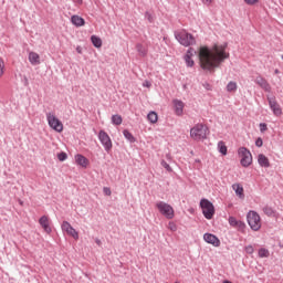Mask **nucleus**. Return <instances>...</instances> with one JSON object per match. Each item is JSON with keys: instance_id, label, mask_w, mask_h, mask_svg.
Masks as SVG:
<instances>
[{"instance_id": "2f4dec72", "label": "nucleus", "mask_w": 283, "mask_h": 283, "mask_svg": "<svg viewBox=\"0 0 283 283\" xmlns=\"http://www.w3.org/2000/svg\"><path fill=\"white\" fill-rule=\"evenodd\" d=\"M57 159L60 160V163H64V160H67V154L66 153L57 154Z\"/></svg>"}, {"instance_id": "f3484780", "label": "nucleus", "mask_w": 283, "mask_h": 283, "mask_svg": "<svg viewBox=\"0 0 283 283\" xmlns=\"http://www.w3.org/2000/svg\"><path fill=\"white\" fill-rule=\"evenodd\" d=\"M232 189L238 198L244 200V187L241 184H233Z\"/></svg>"}, {"instance_id": "1a4fd4ad", "label": "nucleus", "mask_w": 283, "mask_h": 283, "mask_svg": "<svg viewBox=\"0 0 283 283\" xmlns=\"http://www.w3.org/2000/svg\"><path fill=\"white\" fill-rule=\"evenodd\" d=\"M98 139H99V143H102L105 151L111 153L113 144H112V138L109 137V135L105 130H99Z\"/></svg>"}, {"instance_id": "20e7f679", "label": "nucleus", "mask_w": 283, "mask_h": 283, "mask_svg": "<svg viewBox=\"0 0 283 283\" xmlns=\"http://www.w3.org/2000/svg\"><path fill=\"white\" fill-rule=\"evenodd\" d=\"M156 209H158L159 213H161V216L167 218V220H174V217L176 216L174 211V207H171V205L165 201L157 202Z\"/></svg>"}, {"instance_id": "a211bd4d", "label": "nucleus", "mask_w": 283, "mask_h": 283, "mask_svg": "<svg viewBox=\"0 0 283 283\" xmlns=\"http://www.w3.org/2000/svg\"><path fill=\"white\" fill-rule=\"evenodd\" d=\"M29 63L31 65H40L41 64V56L36 52H30L29 53Z\"/></svg>"}, {"instance_id": "7ed1b4c3", "label": "nucleus", "mask_w": 283, "mask_h": 283, "mask_svg": "<svg viewBox=\"0 0 283 283\" xmlns=\"http://www.w3.org/2000/svg\"><path fill=\"white\" fill-rule=\"evenodd\" d=\"M238 156L242 167H251L253 165V155H251V150L247 147H240L238 149Z\"/></svg>"}, {"instance_id": "37998d69", "label": "nucleus", "mask_w": 283, "mask_h": 283, "mask_svg": "<svg viewBox=\"0 0 283 283\" xmlns=\"http://www.w3.org/2000/svg\"><path fill=\"white\" fill-rule=\"evenodd\" d=\"M223 283H232L231 281H223Z\"/></svg>"}, {"instance_id": "f03ea898", "label": "nucleus", "mask_w": 283, "mask_h": 283, "mask_svg": "<svg viewBox=\"0 0 283 283\" xmlns=\"http://www.w3.org/2000/svg\"><path fill=\"white\" fill-rule=\"evenodd\" d=\"M207 136H209V127H207L205 124H196L190 129V137L192 140H207Z\"/></svg>"}, {"instance_id": "ea45409f", "label": "nucleus", "mask_w": 283, "mask_h": 283, "mask_svg": "<svg viewBox=\"0 0 283 283\" xmlns=\"http://www.w3.org/2000/svg\"><path fill=\"white\" fill-rule=\"evenodd\" d=\"M247 253L251 254L253 253V248L251 245L245 247Z\"/></svg>"}, {"instance_id": "b1692460", "label": "nucleus", "mask_w": 283, "mask_h": 283, "mask_svg": "<svg viewBox=\"0 0 283 283\" xmlns=\"http://www.w3.org/2000/svg\"><path fill=\"white\" fill-rule=\"evenodd\" d=\"M147 120H149L151 125H156V123H158V113L154 111L149 112L147 115Z\"/></svg>"}, {"instance_id": "dca6fc26", "label": "nucleus", "mask_w": 283, "mask_h": 283, "mask_svg": "<svg viewBox=\"0 0 283 283\" xmlns=\"http://www.w3.org/2000/svg\"><path fill=\"white\" fill-rule=\"evenodd\" d=\"M254 83H256V85L261 86V88L264 90V92H271V84H269V82L264 77L259 75L254 80Z\"/></svg>"}, {"instance_id": "9b49d317", "label": "nucleus", "mask_w": 283, "mask_h": 283, "mask_svg": "<svg viewBox=\"0 0 283 283\" xmlns=\"http://www.w3.org/2000/svg\"><path fill=\"white\" fill-rule=\"evenodd\" d=\"M193 56H196V50H193V48L188 49V51L184 55V60L187 67H193V65H196V62L193 61Z\"/></svg>"}, {"instance_id": "473e14b6", "label": "nucleus", "mask_w": 283, "mask_h": 283, "mask_svg": "<svg viewBox=\"0 0 283 283\" xmlns=\"http://www.w3.org/2000/svg\"><path fill=\"white\" fill-rule=\"evenodd\" d=\"M168 229H169V231H178V226H176V223L174 222V221H170L169 223H168Z\"/></svg>"}, {"instance_id": "4be33fe9", "label": "nucleus", "mask_w": 283, "mask_h": 283, "mask_svg": "<svg viewBox=\"0 0 283 283\" xmlns=\"http://www.w3.org/2000/svg\"><path fill=\"white\" fill-rule=\"evenodd\" d=\"M91 42L94 45V48H97V49L103 48V40L98 35H92Z\"/></svg>"}, {"instance_id": "ddd939ff", "label": "nucleus", "mask_w": 283, "mask_h": 283, "mask_svg": "<svg viewBox=\"0 0 283 283\" xmlns=\"http://www.w3.org/2000/svg\"><path fill=\"white\" fill-rule=\"evenodd\" d=\"M39 224L42 227L43 231L48 234L52 233V227H50V217L42 216L39 219Z\"/></svg>"}, {"instance_id": "c85d7f7f", "label": "nucleus", "mask_w": 283, "mask_h": 283, "mask_svg": "<svg viewBox=\"0 0 283 283\" xmlns=\"http://www.w3.org/2000/svg\"><path fill=\"white\" fill-rule=\"evenodd\" d=\"M123 135H124V137L127 139V140H129V143H135V138H134V135H132V133H129V130H127V129H125L124 132H123Z\"/></svg>"}, {"instance_id": "2eb2a0df", "label": "nucleus", "mask_w": 283, "mask_h": 283, "mask_svg": "<svg viewBox=\"0 0 283 283\" xmlns=\"http://www.w3.org/2000/svg\"><path fill=\"white\" fill-rule=\"evenodd\" d=\"M269 105L274 114V116H282V107L275 101V98H269Z\"/></svg>"}, {"instance_id": "6ab92c4d", "label": "nucleus", "mask_w": 283, "mask_h": 283, "mask_svg": "<svg viewBox=\"0 0 283 283\" xmlns=\"http://www.w3.org/2000/svg\"><path fill=\"white\" fill-rule=\"evenodd\" d=\"M258 163L260 167H264L268 169V167H271V161L269 160V157H266L264 154H260L258 156Z\"/></svg>"}, {"instance_id": "cd10ccee", "label": "nucleus", "mask_w": 283, "mask_h": 283, "mask_svg": "<svg viewBox=\"0 0 283 283\" xmlns=\"http://www.w3.org/2000/svg\"><path fill=\"white\" fill-rule=\"evenodd\" d=\"M3 76H6V61L0 57V78H3Z\"/></svg>"}, {"instance_id": "39448f33", "label": "nucleus", "mask_w": 283, "mask_h": 283, "mask_svg": "<svg viewBox=\"0 0 283 283\" xmlns=\"http://www.w3.org/2000/svg\"><path fill=\"white\" fill-rule=\"evenodd\" d=\"M247 220L252 231H260V229H262V219L260 218V214L258 212H248Z\"/></svg>"}, {"instance_id": "a878e982", "label": "nucleus", "mask_w": 283, "mask_h": 283, "mask_svg": "<svg viewBox=\"0 0 283 283\" xmlns=\"http://www.w3.org/2000/svg\"><path fill=\"white\" fill-rule=\"evenodd\" d=\"M136 50H137L139 56H147V48H145V45L137 44Z\"/></svg>"}, {"instance_id": "7c9ffc66", "label": "nucleus", "mask_w": 283, "mask_h": 283, "mask_svg": "<svg viewBox=\"0 0 283 283\" xmlns=\"http://www.w3.org/2000/svg\"><path fill=\"white\" fill-rule=\"evenodd\" d=\"M269 255H270L269 250H266L264 248L259 250V258H269Z\"/></svg>"}, {"instance_id": "9d476101", "label": "nucleus", "mask_w": 283, "mask_h": 283, "mask_svg": "<svg viewBox=\"0 0 283 283\" xmlns=\"http://www.w3.org/2000/svg\"><path fill=\"white\" fill-rule=\"evenodd\" d=\"M62 231H65V233H67V235H71V238H73L74 240H78V232L76 231V229H74V227H72V224H70V222H62Z\"/></svg>"}, {"instance_id": "f257e3e1", "label": "nucleus", "mask_w": 283, "mask_h": 283, "mask_svg": "<svg viewBox=\"0 0 283 283\" xmlns=\"http://www.w3.org/2000/svg\"><path fill=\"white\" fill-rule=\"evenodd\" d=\"M229 59L227 44H214L211 49L201 46L199 49V61L202 70H213L220 67V63Z\"/></svg>"}, {"instance_id": "e433bc0d", "label": "nucleus", "mask_w": 283, "mask_h": 283, "mask_svg": "<svg viewBox=\"0 0 283 283\" xmlns=\"http://www.w3.org/2000/svg\"><path fill=\"white\" fill-rule=\"evenodd\" d=\"M266 129H269V127L266 126V124H265V123H261V124H260V132L264 133V132H266Z\"/></svg>"}, {"instance_id": "a18cd8bd", "label": "nucleus", "mask_w": 283, "mask_h": 283, "mask_svg": "<svg viewBox=\"0 0 283 283\" xmlns=\"http://www.w3.org/2000/svg\"><path fill=\"white\" fill-rule=\"evenodd\" d=\"M175 283H178V282H175Z\"/></svg>"}, {"instance_id": "f8f14e48", "label": "nucleus", "mask_w": 283, "mask_h": 283, "mask_svg": "<svg viewBox=\"0 0 283 283\" xmlns=\"http://www.w3.org/2000/svg\"><path fill=\"white\" fill-rule=\"evenodd\" d=\"M75 164L78 166V167H82V169H87L90 167V159H87V157L81 155V154H77L75 155Z\"/></svg>"}, {"instance_id": "6e6552de", "label": "nucleus", "mask_w": 283, "mask_h": 283, "mask_svg": "<svg viewBox=\"0 0 283 283\" xmlns=\"http://www.w3.org/2000/svg\"><path fill=\"white\" fill-rule=\"evenodd\" d=\"M200 207L202 209V213L207 220H211L216 213V208L213 207V203L209 201L208 199H202L200 201Z\"/></svg>"}, {"instance_id": "c756f323", "label": "nucleus", "mask_w": 283, "mask_h": 283, "mask_svg": "<svg viewBox=\"0 0 283 283\" xmlns=\"http://www.w3.org/2000/svg\"><path fill=\"white\" fill-rule=\"evenodd\" d=\"M238 90V83L235 82H229L227 85L228 92H235Z\"/></svg>"}, {"instance_id": "72a5a7b5", "label": "nucleus", "mask_w": 283, "mask_h": 283, "mask_svg": "<svg viewBox=\"0 0 283 283\" xmlns=\"http://www.w3.org/2000/svg\"><path fill=\"white\" fill-rule=\"evenodd\" d=\"M161 167H164V169L167 171H171V166H169V164H167L165 160H161Z\"/></svg>"}, {"instance_id": "79ce46f5", "label": "nucleus", "mask_w": 283, "mask_h": 283, "mask_svg": "<svg viewBox=\"0 0 283 283\" xmlns=\"http://www.w3.org/2000/svg\"><path fill=\"white\" fill-rule=\"evenodd\" d=\"M146 87H150V84H149V82H146Z\"/></svg>"}, {"instance_id": "a19ab883", "label": "nucleus", "mask_w": 283, "mask_h": 283, "mask_svg": "<svg viewBox=\"0 0 283 283\" xmlns=\"http://www.w3.org/2000/svg\"><path fill=\"white\" fill-rule=\"evenodd\" d=\"M76 52H77V54H83V48L77 46V48H76Z\"/></svg>"}, {"instance_id": "58836bf2", "label": "nucleus", "mask_w": 283, "mask_h": 283, "mask_svg": "<svg viewBox=\"0 0 283 283\" xmlns=\"http://www.w3.org/2000/svg\"><path fill=\"white\" fill-rule=\"evenodd\" d=\"M203 6H212L216 0H201Z\"/></svg>"}, {"instance_id": "c03bdc74", "label": "nucleus", "mask_w": 283, "mask_h": 283, "mask_svg": "<svg viewBox=\"0 0 283 283\" xmlns=\"http://www.w3.org/2000/svg\"><path fill=\"white\" fill-rule=\"evenodd\" d=\"M196 163H200V159H196Z\"/></svg>"}, {"instance_id": "423d86ee", "label": "nucleus", "mask_w": 283, "mask_h": 283, "mask_svg": "<svg viewBox=\"0 0 283 283\" xmlns=\"http://www.w3.org/2000/svg\"><path fill=\"white\" fill-rule=\"evenodd\" d=\"M46 120L51 129L57 132V134H61V132H63V122H61V119H59V117H56L54 113H48Z\"/></svg>"}, {"instance_id": "412c9836", "label": "nucleus", "mask_w": 283, "mask_h": 283, "mask_svg": "<svg viewBox=\"0 0 283 283\" xmlns=\"http://www.w3.org/2000/svg\"><path fill=\"white\" fill-rule=\"evenodd\" d=\"M71 21H72L73 25H76V28H82V25H85V19H83L82 17H78V15H73L71 18Z\"/></svg>"}, {"instance_id": "4468645a", "label": "nucleus", "mask_w": 283, "mask_h": 283, "mask_svg": "<svg viewBox=\"0 0 283 283\" xmlns=\"http://www.w3.org/2000/svg\"><path fill=\"white\" fill-rule=\"evenodd\" d=\"M203 240L208 244H212V247H220V239H218V237H216V234L206 233V234H203Z\"/></svg>"}, {"instance_id": "393cba45", "label": "nucleus", "mask_w": 283, "mask_h": 283, "mask_svg": "<svg viewBox=\"0 0 283 283\" xmlns=\"http://www.w3.org/2000/svg\"><path fill=\"white\" fill-rule=\"evenodd\" d=\"M218 149H219L220 154H222V156H227L228 148H227V144L221 140L218 143Z\"/></svg>"}, {"instance_id": "5701e85b", "label": "nucleus", "mask_w": 283, "mask_h": 283, "mask_svg": "<svg viewBox=\"0 0 283 283\" xmlns=\"http://www.w3.org/2000/svg\"><path fill=\"white\" fill-rule=\"evenodd\" d=\"M229 224L231 227H239L240 229H244V222L238 221V219H235V217L229 218Z\"/></svg>"}, {"instance_id": "f704fd0d", "label": "nucleus", "mask_w": 283, "mask_h": 283, "mask_svg": "<svg viewBox=\"0 0 283 283\" xmlns=\"http://www.w3.org/2000/svg\"><path fill=\"white\" fill-rule=\"evenodd\" d=\"M248 6H255V3H259L260 0H244Z\"/></svg>"}, {"instance_id": "aec40b11", "label": "nucleus", "mask_w": 283, "mask_h": 283, "mask_svg": "<svg viewBox=\"0 0 283 283\" xmlns=\"http://www.w3.org/2000/svg\"><path fill=\"white\" fill-rule=\"evenodd\" d=\"M174 106H175V114L177 116H182V111L185 109V103H182V101L175 99Z\"/></svg>"}, {"instance_id": "bb28decb", "label": "nucleus", "mask_w": 283, "mask_h": 283, "mask_svg": "<svg viewBox=\"0 0 283 283\" xmlns=\"http://www.w3.org/2000/svg\"><path fill=\"white\" fill-rule=\"evenodd\" d=\"M113 125H123V116L120 115H113L112 116Z\"/></svg>"}, {"instance_id": "4c0bfd02", "label": "nucleus", "mask_w": 283, "mask_h": 283, "mask_svg": "<svg viewBox=\"0 0 283 283\" xmlns=\"http://www.w3.org/2000/svg\"><path fill=\"white\" fill-rule=\"evenodd\" d=\"M262 145H264V142L262 140L261 137H259V138L255 140V146H256V147H262Z\"/></svg>"}, {"instance_id": "c9c22d12", "label": "nucleus", "mask_w": 283, "mask_h": 283, "mask_svg": "<svg viewBox=\"0 0 283 283\" xmlns=\"http://www.w3.org/2000/svg\"><path fill=\"white\" fill-rule=\"evenodd\" d=\"M103 192L105 193V196H112V189H109V187H104Z\"/></svg>"}, {"instance_id": "0eeeda50", "label": "nucleus", "mask_w": 283, "mask_h": 283, "mask_svg": "<svg viewBox=\"0 0 283 283\" xmlns=\"http://www.w3.org/2000/svg\"><path fill=\"white\" fill-rule=\"evenodd\" d=\"M176 39L180 45H184L185 48H189V45H193L196 43V38H193V35L187 31H180L177 33Z\"/></svg>"}]
</instances>
